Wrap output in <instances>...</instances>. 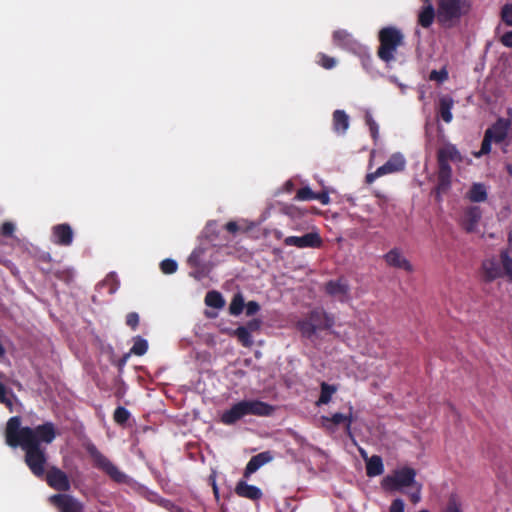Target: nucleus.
Masks as SVG:
<instances>
[{"label": "nucleus", "instance_id": "c9c22d12", "mask_svg": "<svg viewBox=\"0 0 512 512\" xmlns=\"http://www.w3.org/2000/svg\"><path fill=\"white\" fill-rule=\"evenodd\" d=\"M14 396L11 390H8L3 383H0V403L4 404L10 411L13 408L12 397Z\"/></svg>", "mask_w": 512, "mask_h": 512}, {"label": "nucleus", "instance_id": "864d4df0", "mask_svg": "<svg viewBox=\"0 0 512 512\" xmlns=\"http://www.w3.org/2000/svg\"><path fill=\"white\" fill-rule=\"evenodd\" d=\"M404 502L402 499L397 498L392 501L390 505V512H404Z\"/></svg>", "mask_w": 512, "mask_h": 512}, {"label": "nucleus", "instance_id": "680f3d73", "mask_svg": "<svg viewBox=\"0 0 512 512\" xmlns=\"http://www.w3.org/2000/svg\"><path fill=\"white\" fill-rule=\"evenodd\" d=\"M212 488H213V493H214L216 499H219V489L217 487V484H214V486Z\"/></svg>", "mask_w": 512, "mask_h": 512}, {"label": "nucleus", "instance_id": "a19ab883", "mask_svg": "<svg viewBox=\"0 0 512 512\" xmlns=\"http://www.w3.org/2000/svg\"><path fill=\"white\" fill-rule=\"evenodd\" d=\"M178 264L173 259H164L160 263V269L164 274H173L177 271Z\"/></svg>", "mask_w": 512, "mask_h": 512}, {"label": "nucleus", "instance_id": "3c124183", "mask_svg": "<svg viewBox=\"0 0 512 512\" xmlns=\"http://www.w3.org/2000/svg\"><path fill=\"white\" fill-rule=\"evenodd\" d=\"M246 315L253 316L260 310V305L256 301H249L245 304Z\"/></svg>", "mask_w": 512, "mask_h": 512}, {"label": "nucleus", "instance_id": "49530a36", "mask_svg": "<svg viewBox=\"0 0 512 512\" xmlns=\"http://www.w3.org/2000/svg\"><path fill=\"white\" fill-rule=\"evenodd\" d=\"M501 18L506 25L512 26V4H506L502 7Z\"/></svg>", "mask_w": 512, "mask_h": 512}, {"label": "nucleus", "instance_id": "09e8293b", "mask_svg": "<svg viewBox=\"0 0 512 512\" xmlns=\"http://www.w3.org/2000/svg\"><path fill=\"white\" fill-rule=\"evenodd\" d=\"M126 324L131 327V329L136 330L139 325V315L136 312H130L126 316Z\"/></svg>", "mask_w": 512, "mask_h": 512}, {"label": "nucleus", "instance_id": "c756f323", "mask_svg": "<svg viewBox=\"0 0 512 512\" xmlns=\"http://www.w3.org/2000/svg\"><path fill=\"white\" fill-rule=\"evenodd\" d=\"M297 329L300 331L301 335L307 339L312 338L317 328L309 321L306 317L305 319L299 320L296 324Z\"/></svg>", "mask_w": 512, "mask_h": 512}, {"label": "nucleus", "instance_id": "a211bd4d", "mask_svg": "<svg viewBox=\"0 0 512 512\" xmlns=\"http://www.w3.org/2000/svg\"><path fill=\"white\" fill-rule=\"evenodd\" d=\"M360 454L366 460V475L368 477H376L384 472L383 460L379 455H372L367 458L366 452L363 449H359Z\"/></svg>", "mask_w": 512, "mask_h": 512}, {"label": "nucleus", "instance_id": "cd10ccee", "mask_svg": "<svg viewBox=\"0 0 512 512\" xmlns=\"http://www.w3.org/2000/svg\"><path fill=\"white\" fill-rule=\"evenodd\" d=\"M500 261L503 276H506L508 281L512 283V257L509 250L506 249L500 252Z\"/></svg>", "mask_w": 512, "mask_h": 512}, {"label": "nucleus", "instance_id": "ea45409f", "mask_svg": "<svg viewBox=\"0 0 512 512\" xmlns=\"http://www.w3.org/2000/svg\"><path fill=\"white\" fill-rule=\"evenodd\" d=\"M314 193L315 192L312 191L310 187H308V186L302 187V188L298 189V191L295 195V200L312 201V200H314Z\"/></svg>", "mask_w": 512, "mask_h": 512}, {"label": "nucleus", "instance_id": "4c0bfd02", "mask_svg": "<svg viewBox=\"0 0 512 512\" xmlns=\"http://www.w3.org/2000/svg\"><path fill=\"white\" fill-rule=\"evenodd\" d=\"M364 118H365L366 125L369 127V131H370V134H371L372 138L376 141L377 138H378V134H379V126H378V124L373 119V116L370 113V111H366L365 112Z\"/></svg>", "mask_w": 512, "mask_h": 512}, {"label": "nucleus", "instance_id": "7ed1b4c3", "mask_svg": "<svg viewBox=\"0 0 512 512\" xmlns=\"http://www.w3.org/2000/svg\"><path fill=\"white\" fill-rule=\"evenodd\" d=\"M275 407L260 400H242L221 415V422L225 425H233L247 415L261 417L271 416Z\"/></svg>", "mask_w": 512, "mask_h": 512}, {"label": "nucleus", "instance_id": "2eb2a0df", "mask_svg": "<svg viewBox=\"0 0 512 512\" xmlns=\"http://www.w3.org/2000/svg\"><path fill=\"white\" fill-rule=\"evenodd\" d=\"M384 260L387 263V265L391 267L403 269L407 272L413 271V266L411 265L409 260L403 256L401 250L398 248H393L390 251H388L384 255Z\"/></svg>", "mask_w": 512, "mask_h": 512}, {"label": "nucleus", "instance_id": "58836bf2", "mask_svg": "<svg viewBox=\"0 0 512 512\" xmlns=\"http://www.w3.org/2000/svg\"><path fill=\"white\" fill-rule=\"evenodd\" d=\"M317 58V63L324 69L329 70L336 66V59L324 53H318Z\"/></svg>", "mask_w": 512, "mask_h": 512}, {"label": "nucleus", "instance_id": "bb28decb", "mask_svg": "<svg viewBox=\"0 0 512 512\" xmlns=\"http://www.w3.org/2000/svg\"><path fill=\"white\" fill-rule=\"evenodd\" d=\"M453 105L454 100L450 96H443L439 100L438 114L441 117V119L446 123H450L453 119V115L451 112Z\"/></svg>", "mask_w": 512, "mask_h": 512}, {"label": "nucleus", "instance_id": "9b49d317", "mask_svg": "<svg viewBox=\"0 0 512 512\" xmlns=\"http://www.w3.org/2000/svg\"><path fill=\"white\" fill-rule=\"evenodd\" d=\"M352 406L349 407V414L344 415L342 413H334L332 416H322L321 420L323 423V427L327 430H334V427L339 424H344L345 426V432L348 437L353 438V434L351 431V424H352Z\"/></svg>", "mask_w": 512, "mask_h": 512}, {"label": "nucleus", "instance_id": "c85d7f7f", "mask_svg": "<svg viewBox=\"0 0 512 512\" xmlns=\"http://www.w3.org/2000/svg\"><path fill=\"white\" fill-rule=\"evenodd\" d=\"M204 301L207 306L216 309L223 308L225 305V300L222 294L215 290L207 292Z\"/></svg>", "mask_w": 512, "mask_h": 512}, {"label": "nucleus", "instance_id": "0eeeda50", "mask_svg": "<svg viewBox=\"0 0 512 512\" xmlns=\"http://www.w3.org/2000/svg\"><path fill=\"white\" fill-rule=\"evenodd\" d=\"M416 470L411 467H402L394 471L393 475L385 476L381 486L385 491H399L404 487L414 486L417 482Z\"/></svg>", "mask_w": 512, "mask_h": 512}, {"label": "nucleus", "instance_id": "69168bd1", "mask_svg": "<svg viewBox=\"0 0 512 512\" xmlns=\"http://www.w3.org/2000/svg\"><path fill=\"white\" fill-rule=\"evenodd\" d=\"M424 3H431V0H422Z\"/></svg>", "mask_w": 512, "mask_h": 512}, {"label": "nucleus", "instance_id": "4d7b16f0", "mask_svg": "<svg viewBox=\"0 0 512 512\" xmlns=\"http://www.w3.org/2000/svg\"><path fill=\"white\" fill-rule=\"evenodd\" d=\"M500 42L505 47L512 48V31L504 33L500 38Z\"/></svg>", "mask_w": 512, "mask_h": 512}, {"label": "nucleus", "instance_id": "0e129e2a", "mask_svg": "<svg viewBox=\"0 0 512 512\" xmlns=\"http://www.w3.org/2000/svg\"><path fill=\"white\" fill-rule=\"evenodd\" d=\"M508 243L512 247V231H510L508 234Z\"/></svg>", "mask_w": 512, "mask_h": 512}, {"label": "nucleus", "instance_id": "72a5a7b5", "mask_svg": "<svg viewBox=\"0 0 512 512\" xmlns=\"http://www.w3.org/2000/svg\"><path fill=\"white\" fill-rule=\"evenodd\" d=\"M245 307L244 299L241 294H236L229 306V312L231 315H239L242 313Z\"/></svg>", "mask_w": 512, "mask_h": 512}, {"label": "nucleus", "instance_id": "f8f14e48", "mask_svg": "<svg viewBox=\"0 0 512 512\" xmlns=\"http://www.w3.org/2000/svg\"><path fill=\"white\" fill-rule=\"evenodd\" d=\"M324 291L329 296L336 298L340 302H346L349 299L350 287L343 278L329 280L325 283Z\"/></svg>", "mask_w": 512, "mask_h": 512}, {"label": "nucleus", "instance_id": "1a4fd4ad", "mask_svg": "<svg viewBox=\"0 0 512 512\" xmlns=\"http://www.w3.org/2000/svg\"><path fill=\"white\" fill-rule=\"evenodd\" d=\"M49 502L59 512H83L84 505L74 496L67 493H57L49 497Z\"/></svg>", "mask_w": 512, "mask_h": 512}, {"label": "nucleus", "instance_id": "338daca9", "mask_svg": "<svg viewBox=\"0 0 512 512\" xmlns=\"http://www.w3.org/2000/svg\"><path fill=\"white\" fill-rule=\"evenodd\" d=\"M419 512H429V511H428V510H426V509H422V510H420Z\"/></svg>", "mask_w": 512, "mask_h": 512}, {"label": "nucleus", "instance_id": "6e6d98bb", "mask_svg": "<svg viewBox=\"0 0 512 512\" xmlns=\"http://www.w3.org/2000/svg\"><path fill=\"white\" fill-rule=\"evenodd\" d=\"M129 357L130 353H125L115 362V365L117 366L119 373H122Z\"/></svg>", "mask_w": 512, "mask_h": 512}, {"label": "nucleus", "instance_id": "aec40b11", "mask_svg": "<svg viewBox=\"0 0 512 512\" xmlns=\"http://www.w3.org/2000/svg\"><path fill=\"white\" fill-rule=\"evenodd\" d=\"M272 460L270 452H261L251 457L244 470V477H249L260 467Z\"/></svg>", "mask_w": 512, "mask_h": 512}, {"label": "nucleus", "instance_id": "7c9ffc66", "mask_svg": "<svg viewBox=\"0 0 512 512\" xmlns=\"http://www.w3.org/2000/svg\"><path fill=\"white\" fill-rule=\"evenodd\" d=\"M233 335L237 338L239 343H241V345L244 347L250 348L254 343L252 334L250 332H248L246 330V328H244V327H241V326L237 327L234 330Z\"/></svg>", "mask_w": 512, "mask_h": 512}, {"label": "nucleus", "instance_id": "5fc2aeb1", "mask_svg": "<svg viewBox=\"0 0 512 512\" xmlns=\"http://www.w3.org/2000/svg\"><path fill=\"white\" fill-rule=\"evenodd\" d=\"M314 200H317L319 201L321 204L323 205H327L330 203V197L328 195V193L326 191H322V192H315L314 193Z\"/></svg>", "mask_w": 512, "mask_h": 512}, {"label": "nucleus", "instance_id": "dca6fc26", "mask_svg": "<svg viewBox=\"0 0 512 512\" xmlns=\"http://www.w3.org/2000/svg\"><path fill=\"white\" fill-rule=\"evenodd\" d=\"M307 318L317 328V330L330 329L335 323L334 317L322 309H314L310 311Z\"/></svg>", "mask_w": 512, "mask_h": 512}, {"label": "nucleus", "instance_id": "c03bdc74", "mask_svg": "<svg viewBox=\"0 0 512 512\" xmlns=\"http://www.w3.org/2000/svg\"><path fill=\"white\" fill-rule=\"evenodd\" d=\"M448 71L445 67L440 70H432L429 74V79L432 81H437L439 83H443L448 79Z\"/></svg>", "mask_w": 512, "mask_h": 512}, {"label": "nucleus", "instance_id": "f03ea898", "mask_svg": "<svg viewBox=\"0 0 512 512\" xmlns=\"http://www.w3.org/2000/svg\"><path fill=\"white\" fill-rule=\"evenodd\" d=\"M462 160V155L454 144L447 143L438 149L437 184L434 189L437 199H439L442 194L447 193L451 187L452 168L449 161L462 162Z\"/></svg>", "mask_w": 512, "mask_h": 512}, {"label": "nucleus", "instance_id": "f704fd0d", "mask_svg": "<svg viewBox=\"0 0 512 512\" xmlns=\"http://www.w3.org/2000/svg\"><path fill=\"white\" fill-rule=\"evenodd\" d=\"M131 414L130 412L123 406H118L113 413V420L118 425H125L129 420Z\"/></svg>", "mask_w": 512, "mask_h": 512}, {"label": "nucleus", "instance_id": "13d9d810", "mask_svg": "<svg viewBox=\"0 0 512 512\" xmlns=\"http://www.w3.org/2000/svg\"><path fill=\"white\" fill-rule=\"evenodd\" d=\"M381 176H383V175L379 173V168H377L375 172H373V173H368V174L366 175V178H365V179H366V183L371 184V183H373L377 178H379V177H381Z\"/></svg>", "mask_w": 512, "mask_h": 512}, {"label": "nucleus", "instance_id": "6ab92c4d", "mask_svg": "<svg viewBox=\"0 0 512 512\" xmlns=\"http://www.w3.org/2000/svg\"><path fill=\"white\" fill-rule=\"evenodd\" d=\"M405 164H406L405 159L401 154H399V153L393 154L387 160V162L385 164L378 167L379 173L384 176L386 174L400 172V171L404 170Z\"/></svg>", "mask_w": 512, "mask_h": 512}, {"label": "nucleus", "instance_id": "6e6552de", "mask_svg": "<svg viewBox=\"0 0 512 512\" xmlns=\"http://www.w3.org/2000/svg\"><path fill=\"white\" fill-rule=\"evenodd\" d=\"M43 478L50 488L61 493H66L71 489V481L68 475L57 466L49 467Z\"/></svg>", "mask_w": 512, "mask_h": 512}, {"label": "nucleus", "instance_id": "37998d69", "mask_svg": "<svg viewBox=\"0 0 512 512\" xmlns=\"http://www.w3.org/2000/svg\"><path fill=\"white\" fill-rule=\"evenodd\" d=\"M190 268L192 270L190 271L189 275L198 281H200L208 276L209 269H208L207 265L198 266V267H190Z\"/></svg>", "mask_w": 512, "mask_h": 512}, {"label": "nucleus", "instance_id": "bf43d9fd", "mask_svg": "<svg viewBox=\"0 0 512 512\" xmlns=\"http://www.w3.org/2000/svg\"><path fill=\"white\" fill-rule=\"evenodd\" d=\"M225 228L226 230L229 232V233H232V234H235L236 232H238L239 230V226L238 224L235 222V221H229L226 225H225Z\"/></svg>", "mask_w": 512, "mask_h": 512}, {"label": "nucleus", "instance_id": "393cba45", "mask_svg": "<svg viewBox=\"0 0 512 512\" xmlns=\"http://www.w3.org/2000/svg\"><path fill=\"white\" fill-rule=\"evenodd\" d=\"M466 197L474 203L486 201L488 198L486 186L483 183H473L467 192Z\"/></svg>", "mask_w": 512, "mask_h": 512}, {"label": "nucleus", "instance_id": "b1692460", "mask_svg": "<svg viewBox=\"0 0 512 512\" xmlns=\"http://www.w3.org/2000/svg\"><path fill=\"white\" fill-rule=\"evenodd\" d=\"M481 218V210L477 206L468 207L464 212L463 226L467 232H472Z\"/></svg>", "mask_w": 512, "mask_h": 512}, {"label": "nucleus", "instance_id": "79ce46f5", "mask_svg": "<svg viewBox=\"0 0 512 512\" xmlns=\"http://www.w3.org/2000/svg\"><path fill=\"white\" fill-rule=\"evenodd\" d=\"M492 142H494V141L491 139L490 133L489 134H484V138H483L482 143H481L480 151L475 153V156L476 157H481L482 155L489 154L491 152V144H492Z\"/></svg>", "mask_w": 512, "mask_h": 512}, {"label": "nucleus", "instance_id": "8fccbe9b", "mask_svg": "<svg viewBox=\"0 0 512 512\" xmlns=\"http://www.w3.org/2000/svg\"><path fill=\"white\" fill-rule=\"evenodd\" d=\"M15 231V226L11 222H4L0 228V233L4 237H11Z\"/></svg>", "mask_w": 512, "mask_h": 512}, {"label": "nucleus", "instance_id": "e2e57ef3", "mask_svg": "<svg viewBox=\"0 0 512 512\" xmlns=\"http://www.w3.org/2000/svg\"><path fill=\"white\" fill-rule=\"evenodd\" d=\"M5 354V349L3 347V345L0 343V358L3 357Z\"/></svg>", "mask_w": 512, "mask_h": 512}, {"label": "nucleus", "instance_id": "5701e85b", "mask_svg": "<svg viewBox=\"0 0 512 512\" xmlns=\"http://www.w3.org/2000/svg\"><path fill=\"white\" fill-rule=\"evenodd\" d=\"M425 5L421 8L418 13V24L423 28H429L435 18L437 19V9L435 10L431 3H424Z\"/></svg>", "mask_w": 512, "mask_h": 512}, {"label": "nucleus", "instance_id": "de8ad7c7", "mask_svg": "<svg viewBox=\"0 0 512 512\" xmlns=\"http://www.w3.org/2000/svg\"><path fill=\"white\" fill-rule=\"evenodd\" d=\"M261 325L262 321L258 318H254L249 320L245 325H242L241 327L246 328V330L252 334L254 332H258L261 328Z\"/></svg>", "mask_w": 512, "mask_h": 512}, {"label": "nucleus", "instance_id": "a878e982", "mask_svg": "<svg viewBox=\"0 0 512 512\" xmlns=\"http://www.w3.org/2000/svg\"><path fill=\"white\" fill-rule=\"evenodd\" d=\"M349 128V116L344 110L333 112V129L337 134H345Z\"/></svg>", "mask_w": 512, "mask_h": 512}, {"label": "nucleus", "instance_id": "ddd939ff", "mask_svg": "<svg viewBox=\"0 0 512 512\" xmlns=\"http://www.w3.org/2000/svg\"><path fill=\"white\" fill-rule=\"evenodd\" d=\"M334 45L351 52H356L360 49L359 42L352 36L351 33L344 29H338L332 35Z\"/></svg>", "mask_w": 512, "mask_h": 512}, {"label": "nucleus", "instance_id": "2f4dec72", "mask_svg": "<svg viewBox=\"0 0 512 512\" xmlns=\"http://www.w3.org/2000/svg\"><path fill=\"white\" fill-rule=\"evenodd\" d=\"M336 392V387L326 382H322L320 396L317 405H325L331 401L332 395Z\"/></svg>", "mask_w": 512, "mask_h": 512}, {"label": "nucleus", "instance_id": "473e14b6", "mask_svg": "<svg viewBox=\"0 0 512 512\" xmlns=\"http://www.w3.org/2000/svg\"><path fill=\"white\" fill-rule=\"evenodd\" d=\"M148 350V342L142 337L138 336L135 338L134 344L130 349V354H134L137 356L144 355Z\"/></svg>", "mask_w": 512, "mask_h": 512}, {"label": "nucleus", "instance_id": "774afa93", "mask_svg": "<svg viewBox=\"0 0 512 512\" xmlns=\"http://www.w3.org/2000/svg\"><path fill=\"white\" fill-rule=\"evenodd\" d=\"M2 377H3V374H2V373H0V378H2Z\"/></svg>", "mask_w": 512, "mask_h": 512}, {"label": "nucleus", "instance_id": "423d86ee", "mask_svg": "<svg viewBox=\"0 0 512 512\" xmlns=\"http://www.w3.org/2000/svg\"><path fill=\"white\" fill-rule=\"evenodd\" d=\"M86 451L93 461L95 468L106 473L113 481L117 483H125L127 476L118 469L105 455H103L98 448L89 443L86 445Z\"/></svg>", "mask_w": 512, "mask_h": 512}, {"label": "nucleus", "instance_id": "603ef678", "mask_svg": "<svg viewBox=\"0 0 512 512\" xmlns=\"http://www.w3.org/2000/svg\"><path fill=\"white\" fill-rule=\"evenodd\" d=\"M414 486H416V490L409 494V498L413 504H417L421 500L422 485L420 483H416Z\"/></svg>", "mask_w": 512, "mask_h": 512}, {"label": "nucleus", "instance_id": "f257e3e1", "mask_svg": "<svg viewBox=\"0 0 512 512\" xmlns=\"http://www.w3.org/2000/svg\"><path fill=\"white\" fill-rule=\"evenodd\" d=\"M57 436L54 423L45 422L36 427H21L19 416L11 417L5 429V440L8 446L21 447L25 452L24 462L37 478H43L46 472L48 456L46 449L41 446L51 444Z\"/></svg>", "mask_w": 512, "mask_h": 512}, {"label": "nucleus", "instance_id": "a18cd8bd", "mask_svg": "<svg viewBox=\"0 0 512 512\" xmlns=\"http://www.w3.org/2000/svg\"><path fill=\"white\" fill-rule=\"evenodd\" d=\"M444 512H461L460 502L456 494H451Z\"/></svg>", "mask_w": 512, "mask_h": 512}, {"label": "nucleus", "instance_id": "20e7f679", "mask_svg": "<svg viewBox=\"0 0 512 512\" xmlns=\"http://www.w3.org/2000/svg\"><path fill=\"white\" fill-rule=\"evenodd\" d=\"M470 10V0H437V22L443 28H452Z\"/></svg>", "mask_w": 512, "mask_h": 512}, {"label": "nucleus", "instance_id": "4be33fe9", "mask_svg": "<svg viewBox=\"0 0 512 512\" xmlns=\"http://www.w3.org/2000/svg\"><path fill=\"white\" fill-rule=\"evenodd\" d=\"M235 492L238 496L250 500H259L263 495L260 488L247 484L245 481H239L237 483Z\"/></svg>", "mask_w": 512, "mask_h": 512}, {"label": "nucleus", "instance_id": "4468645a", "mask_svg": "<svg viewBox=\"0 0 512 512\" xmlns=\"http://www.w3.org/2000/svg\"><path fill=\"white\" fill-rule=\"evenodd\" d=\"M74 233L71 226L67 223H62L53 226L52 228V242L59 246H70L73 242Z\"/></svg>", "mask_w": 512, "mask_h": 512}, {"label": "nucleus", "instance_id": "39448f33", "mask_svg": "<svg viewBox=\"0 0 512 512\" xmlns=\"http://www.w3.org/2000/svg\"><path fill=\"white\" fill-rule=\"evenodd\" d=\"M378 39L380 43L377 50L378 57L385 63L395 61L398 47L404 44V35L401 30L394 26L384 27L379 31Z\"/></svg>", "mask_w": 512, "mask_h": 512}, {"label": "nucleus", "instance_id": "e433bc0d", "mask_svg": "<svg viewBox=\"0 0 512 512\" xmlns=\"http://www.w3.org/2000/svg\"><path fill=\"white\" fill-rule=\"evenodd\" d=\"M203 253L204 250L202 248L194 249L187 260L189 267H198L206 265L205 263L202 262Z\"/></svg>", "mask_w": 512, "mask_h": 512}, {"label": "nucleus", "instance_id": "412c9836", "mask_svg": "<svg viewBox=\"0 0 512 512\" xmlns=\"http://www.w3.org/2000/svg\"><path fill=\"white\" fill-rule=\"evenodd\" d=\"M507 131L508 123L504 119L499 118L491 127L485 131L484 134H489L490 132L491 139L495 143H501L505 140Z\"/></svg>", "mask_w": 512, "mask_h": 512}, {"label": "nucleus", "instance_id": "f3484780", "mask_svg": "<svg viewBox=\"0 0 512 512\" xmlns=\"http://www.w3.org/2000/svg\"><path fill=\"white\" fill-rule=\"evenodd\" d=\"M483 280L490 283L503 277L502 267L495 258L485 259L481 265Z\"/></svg>", "mask_w": 512, "mask_h": 512}, {"label": "nucleus", "instance_id": "9d476101", "mask_svg": "<svg viewBox=\"0 0 512 512\" xmlns=\"http://www.w3.org/2000/svg\"><path fill=\"white\" fill-rule=\"evenodd\" d=\"M284 244L297 248H319L322 246V239L318 233L310 232L303 236H288L284 239Z\"/></svg>", "mask_w": 512, "mask_h": 512}, {"label": "nucleus", "instance_id": "052dcab7", "mask_svg": "<svg viewBox=\"0 0 512 512\" xmlns=\"http://www.w3.org/2000/svg\"><path fill=\"white\" fill-rule=\"evenodd\" d=\"M208 480H209V483L211 484V486L213 487V486H214V484H216V475H215V473L211 474V475L209 476V479H208Z\"/></svg>", "mask_w": 512, "mask_h": 512}]
</instances>
